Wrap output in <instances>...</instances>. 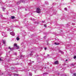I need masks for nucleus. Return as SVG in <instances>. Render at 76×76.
<instances>
[{"label": "nucleus", "mask_w": 76, "mask_h": 76, "mask_svg": "<svg viewBox=\"0 0 76 76\" xmlns=\"http://www.w3.org/2000/svg\"><path fill=\"white\" fill-rule=\"evenodd\" d=\"M36 12L38 13H39L41 12V10L40 8H37L36 9Z\"/></svg>", "instance_id": "obj_1"}, {"label": "nucleus", "mask_w": 76, "mask_h": 76, "mask_svg": "<svg viewBox=\"0 0 76 76\" xmlns=\"http://www.w3.org/2000/svg\"><path fill=\"white\" fill-rule=\"evenodd\" d=\"M14 47H15L16 48V49H19V46L17 45V44L16 43H15L14 44Z\"/></svg>", "instance_id": "obj_2"}, {"label": "nucleus", "mask_w": 76, "mask_h": 76, "mask_svg": "<svg viewBox=\"0 0 76 76\" xmlns=\"http://www.w3.org/2000/svg\"><path fill=\"white\" fill-rule=\"evenodd\" d=\"M10 34L11 35H12V36H15V33H14V32L10 33Z\"/></svg>", "instance_id": "obj_3"}, {"label": "nucleus", "mask_w": 76, "mask_h": 76, "mask_svg": "<svg viewBox=\"0 0 76 76\" xmlns=\"http://www.w3.org/2000/svg\"><path fill=\"white\" fill-rule=\"evenodd\" d=\"M9 49H10V50H11V51H13V50H14V48H10V47H9Z\"/></svg>", "instance_id": "obj_4"}, {"label": "nucleus", "mask_w": 76, "mask_h": 76, "mask_svg": "<svg viewBox=\"0 0 76 76\" xmlns=\"http://www.w3.org/2000/svg\"><path fill=\"white\" fill-rule=\"evenodd\" d=\"M54 64H58V61H55L54 62Z\"/></svg>", "instance_id": "obj_5"}, {"label": "nucleus", "mask_w": 76, "mask_h": 76, "mask_svg": "<svg viewBox=\"0 0 76 76\" xmlns=\"http://www.w3.org/2000/svg\"><path fill=\"white\" fill-rule=\"evenodd\" d=\"M20 2H21V1H18V2H17V4H20Z\"/></svg>", "instance_id": "obj_6"}, {"label": "nucleus", "mask_w": 76, "mask_h": 76, "mask_svg": "<svg viewBox=\"0 0 76 76\" xmlns=\"http://www.w3.org/2000/svg\"><path fill=\"white\" fill-rule=\"evenodd\" d=\"M1 8L2 9L3 11H4H4H5V9H6V8L3 7H2Z\"/></svg>", "instance_id": "obj_7"}, {"label": "nucleus", "mask_w": 76, "mask_h": 76, "mask_svg": "<svg viewBox=\"0 0 76 76\" xmlns=\"http://www.w3.org/2000/svg\"><path fill=\"white\" fill-rule=\"evenodd\" d=\"M15 16H11V19H15Z\"/></svg>", "instance_id": "obj_8"}, {"label": "nucleus", "mask_w": 76, "mask_h": 76, "mask_svg": "<svg viewBox=\"0 0 76 76\" xmlns=\"http://www.w3.org/2000/svg\"><path fill=\"white\" fill-rule=\"evenodd\" d=\"M55 44H56V45H59V44H60L58 43H56V42H55L54 43Z\"/></svg>", "instance_id": "obj_9"}, {"label": "nucleus", "mask_w": 76, "mask_h": 76, "mask_svg": "<svg viewBox=\"0 0 76 76\" xmlns=\"http://www.w3.org/2000/svg\"><path fill=\"white\" fill-rule=\"evenodd\" d=\"M59 52H60V53H62V54H64V52L63 51H62L61 50H59Z\"/></svg>", "instance_id": "obj_10"}, {"label": "nucleus", "mask_w": 76, "mask_h": 76, "mask_svg": "<svg viewBox=\"0 0 76 76\" xmlns=\"http://www.w3.org/2000/svg\"><path fill=\"white\" fill-rule=\"evenodd\" d=\"M3 44H5V42H6V41L3 40Z\"/></svg>", "instance_id": "obj_11"}, {"label": "nucleus", "mask_w": 76, "mask_h": 76, "mask_svg": "<svg viewBox=\"0 0 76 76\" xmlns=\"http://www.w3.org/2000/svg\"><path fill=\"white\" fill-rule=\"evenodd\" d=\"M20 39H19V38L17 37L16 39L17 40H18V41H19V40Z\"/></svg>", "instance_id": "obj_12"}, {"label": "nucleus", "mask_w": 76, "mask_h": 76, "mask_svg": "<svg viewBox=\"0 0 76 76\" xmlns=\"http://www.w3.org/2000/svg\"><path fill=\"white\" fill-rule=\"evenodd\" d=\"M14 76H19V74H15Z\"/></svg>", "instance_id": "obj_13"}, {"label": "nucleus", "mask_w": 76, "mask_h": 76, "mask_svg": "<svg viewBox=\"0 0 76 76\" xmlns=\"http://www.w3.org/2000/svg\"><path fill=\"white\" fill-rule=\"evenodd\" d=\"M30 19H31V20H34V18L33 19L32 18H31Z\"/></svg>", "instance_id": "obj_14"}, {"label": "nucleus", "mask_w": 76, "mask_h": 76, "mask_svg": "<svg viewBox=\"0 0 76 76\" xmlns=\"http://www.w3.org/2000/svg\"><path fill=\"white\" fill-rule=\"evenodd\" d=\"M2 35H3V36H4V37H5V34H4V33H2Z\"/></svg>", "instance_id": "obj_15"}, {"label": "nucleus", "mask_w": 76, "mask_h": 76, "mask_svg": "<svg viewBox=\"0 0 76 76\" xmlns=\"http://www.w3.org/2000/svg\"><path fill=\"white\" fill-rule=\"evenodd\" d=\"M48 74V73L45 72L43 73V75H47Z\"/></svg>", "instance_id": "obj_16"}, {"label": "nucleus", "mask_w": 76, "mask_h": 76, "mask_svg": "<svg viewBox=\"0 0 76 76\" xmlns=\"http://www.w3.org/2000/svg\"><path fill=\"white\" fill-rule=\"evenodd\" d=\"M64 10H66V11H67V8H64Z\"/></svg>", "instance_id": "obj_17"}, {"label": "nucleus", "mask_w": 76, "mask_h": 76, "mask_svg": "<svg viewBox=\"0 0 76 76\" xmlns=\"http://www.w3.org/2000/svg\"><path fill=\"white\" fill-rule=\"evenodd\" d=\"M71 66H74V64H71Z\"/></svg>", "instance_id": "obj_18"}, {"label": "nucleus", "mask_w": 76, "mask_h": 76, "mask_svg": "<svg viewBox=\"0 0 76 76\" xmlns=\"http://www.w3.org/2000/svg\"><path fill=\"white\" fill-rule=\"evenodd\" d=\"M73 75L74 76H76V73H75L73 74Z\"/></svg>", "instance_id": "obj_19"}, {"label": "nucleus", "mask_w": 76, "mask_h": 76, "mask_svg": "<svg viewBox=\"0 0 76 76\" xmlns=\"http://www.w3.org/2000/svg\"><path fill=\"white\" fill-rule=\"evenodd\" d=\"M74 59H76V56H74Z\"/></svg>", "instance_id": "obj_20"}, {"label": "nucleus", "mask_w": 76, "mask_h": 76, "mask_svg": "<svg viewBox=\"0 0 76 76\" xmlns=\"http://www.w3.org/2000/svg\"><path fill=\"white\" fill-rule=\"evenodd\" d=\"M14 55H16H16H17V53H14Z\"/></svg>", "instance_id": "obj_21"}, {"label": "nucleus", "mask_w": 76, "mask_h": 76, "mask_svg": "<svg viewBox=\"0 0 76 76\" xmlns=\"http://www.w3.org/2000/svg\"><path fill=\"white\" fill-rule=\"evenodd\" d=\"M45 27H47V25L45 24L44 25Z\"/></svg>", "instance_id": "obj_22"}, {"label": "nucleus", "mask_w": 76, "mask_h": 76, "mask_svg": "<svg viewBox=\"0 0 76 76\" xmlns=\"http://www.w3.org/2000/svg\"><path fill=\"white\" fill-rule=\"evenodd\" d=\"M42 22H43V23H44V22H45V21H42Z\"/></svg>", "instance_id": "obj_23"}, {"label": "nucleus", "mask_w": 76, "mask_h": 76, "mask_svg": "<svg viewBox=\"0 0 76 76\" xmlns=\"http://www.w3.org/2000/svg\"><path fill=\"white\" fill-rule=\"evenodd\" d=\"M57 39H58L57 38H55V39L56 40H57Z\"/></svg>", "instance_id": "obj_24"}, {"label": "nucleus", "mask_w": 76, "mask_h": 76, "mask_svg": "<svg viewBox=\"0 0 76 76\" xmlns=\"http://www.w3.org/2000/svg\"><path fill=\"white\" fill-rule=\"evenodd\" d=\"M45 50H47V48H45Z\"/></svg>", "instance_id": "obj_25"}, {"label": "nucleus", "mask_w": 76, "mask_h": 76, "mask_svg": "<svg viewBox=\"0 0 76 76\" xmlns=\"http://www.w3.org/2000/svg\"><path fill=\"white\" fill-rule=\"evenodd\" d=\"M20 57H22V55H20Z\"/></svg>", "instance_id": "obj_26"}, {"label": "nucleus", "mask_w": 76, "mask_h": 76, "mask_svg": "<svg viewBox=\"0 0 76 76\" xmlns=\"http://www.w3.org/2000/svg\"><path fill=\"white\" fill-rule=\"evenodd\" d=\"M0 61H1V58H0Z\"/></svg>", "instance_id": "obj_27"}, {"label": "nucleus", "mask_w": 76, "mask_h": 76, "mask_svg": "<svg viewBox=\"0 0 76 76\" xmlns=\"http://www.w3.org/2000/svg\"><path fill=\"white\" fill-rule=\"evenodd\" d=\"M30 64H28V65H30L31 64H30Z\"/></svg>", "instance_id": "obj_28"}, {"label": "nucleus", "mask_w": 76, "mask_h": 76, "mask_svg": "<svg viewBox=\"0 0 76 76\" xmlns=\"http://www.w3.org/2000/svg\"><path fill=\"white\" fill-rule=\"evenodd\" d=\"M68 60H67V59H66V61H67Z\"/></svg>", "instance_id": "obj_29"}, {"label": "nucleus", "mask_w": 76, "mask_h": 76, "mask_svg": "<svg viewBox=\"0 0 76 76\" xmlns=\"http://www.w3.org/2000/svg\"><path fill=\"white\" fill-rule=\"evenodd\" d=\"M25 10H26V11L27 10H26V9H25Z\"/></svg>", "instance_id": "obj_30"}, {"label": "nucleus", "mask_w": 76, "mask_h": 76, "mask_svg": "<svg viewBox=\"0 0 76 76\" xmlns=\"http://www.w3.org/2000/svg\"><path fill=\"white\" fill-rule=\"evenodd\" d=\"M44 38H45V36H44Z\"/></svg>", "instance_id": "obj_31"}, {"label": "nucleus", "mask_w": 76, "mask_h": 76, "mask_svg": "<svg viewBox=\"0 0 76 76\" xmlns=\"http://www.w3.org/2000/svg\"><path fill=\"white\" fill-rule=\"evenodd\" d=\"M45 69H46V67H45Z\"/></svg>", "instance_id": "obj_32"}, {"label": "nucleus", "mask_w": 76, "mask_h": 76, "mask_svg": "<svg viewBox=\"0 0 76 76\" xmlns=\"http://www.w3.org/2000/svg\"><path fill=\"white\" fill-rule=\"evenodd\" d=\"M30 56L32 55H31V54H30Z\"/></svg>", "instance_id": "obj_33"}, {"label": "nucleus", "mask_w": 76, "mask_h": 76, "mask_svg": "<svg viewBox=\"0 0 76 76\" xmlns=\"http://www.w3.org/2000/svg\"><path fill=\"white\" fill-rule=\"evenodd\" d=\"M32 62H33V63H34V61H33Z\"/></svg>", "instance_id": "obj_34"}, {"label": "nucleus", "mask_w": 76, "mask_h": 76, "mask_svg": "<svg viewBox=\"0 0 76 76\" xmlns=\"http://www.w3.org/2000/svg\"><path fill=\"white\" fill-rule=\"evenodd\" d=\"M33 52H31V53H32Z\"/></svg>", "instance_id": "obj_35"}, {"label": "nucleus", "mask_w": 76, "mask_h": 76, "mask_svg": "<svg viewBox=\"0 0 76 76\" xmlns=\"http://www.w3.org/2000/svg\"><path fill=\"white\" fill-rule=\"evenodd\" d=\"M48 56H49V55H48Z\"/></svg>", "instance_id": "obj_36"}, {"label": "nucleus", "mask_w": 76, "mask_h": 76, "mask_svg": "<svg viewBox=\"0 0 76 76\" xmlns=\"http://www.w3.org/2000/svg\"><path fill=\"white\" fill-rule=\"evenodd\" d=\"M10 51L9 52V53H10Z\"/></svg>", "instance_id": "obj_37"}]
</instances>
